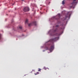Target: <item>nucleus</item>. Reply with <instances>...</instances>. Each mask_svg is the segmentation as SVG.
Listing matches in <instances>:
<instances>
[{
    "instance_id": "f257e3e1",
    "label": "nucleus",
    "mask_w": 78,
    "mask_h": 78,
    "mask_svg": "<svg viewBox=\"0 0 78 78\" xmlns=\"http://www.w3.org/2000/svg\"><path fill=\"white\" fill-rule=\"evenodd\" d=\"M73 1L71 5H72V6L71 7V8H72V7L74 8V7H75V6L76 5L77 3V2H76V0H73Z\"/></svg>"
},
{
    "instance_id": "f03ea898",
    "label": "nucleus",
    "mask_w": 78,
    "mask_h": 78,
    "mask_svg": "<svg viewBox=\"0 0 78 78\" xmlns=\"http://www.w3.org/2000/svg\"><path fill=\"white\" fill-rule=\"evenodd\" d=\"M60 17H61L60 14H58L56 16L53 17V18L54 19H56V20L58 21L59 20Z\"/></svg>"
},
{
    "instance_id": "7ed1b4c3",
    "label": "nucleus",
    "mask_w": 78,
    "mask_h": 78,
    "mask_svg": "<svg viewBox=\"0 0 78 78\" xmlns=\"http://www.w3.org/2000/svg\"><path fill=\"white\" fill-rule=\"evenodd\" d=\"M59 39V37H56L54 38H53L50 40L48 42H55L57 40Z\"/></svg>"
},
{
    "instance_id": "20e7f679",
    "label": "nucleus",
    "mask_w": 78,
    "mask_h": 78,
    "mask_svg": "<svg viewBox=\"0 0 78 78\" xmlns=\"http://www.w3.org/2000/svg\"><path fill=\"white\" fill-rule=\"evenodd\" d=\"M72 14V12H69L67 13V16L66 17V18L64 19V20H66V18H70V17L71 16Z\"/></svg>"
},
{
    "instance_id": "39448f33",
    "label": "nucleus",
    "mask_w": 78,
    "mask_h": 78,
    "mask_svg": "<svg viewBox=\"0 0 78 78\" xmlns=\"http://www.w3.org/2000/svg\"><path fill=\"white\" fill-rule=\"evenodd\" d=\"M51 45V48H49V50L50 51H52L54 50V44L52 43Z\"/></svg>"
},
{
    "instance_id": "423d86ee",
    "label": "nucleus",
    "mask_w": 78,
    "mask_h": 78,
    "mask_svg": "<svg viewBox=\"0 0 78 78\" xmlns=\"http://www.w3.org/2000/svg\"><path fill=\"white\" fill-rule=\"evenodd\" d=\"M29 10L30 9H29V8L28 7H25L23 9V11L25 12H27V11H29Z\"/></svg>"
},
{
    "instance_id": "0eeeda50",
    "label": "nucleus",
    "mask_w": 78,
    "mask_h": 78,
    "mask_svg": "<svg viewBox=\"0 0 78 78\" xmlns=\"http://www.w3.org/2000/svg\"><path fill=\"white\" fill-rule=\"evenodd\" d=\"M59 27V25H57L55 26V27H54L53 28H55V29L54 30V32H56L57 30H58V28Z\"/></svg>"
},
{
    "instance_id": "6e6552de",
    "label": "nucleus",
    "mask_w": 78,
    "mask_h": 78,
    "mask_svg": "<svg viewBox=\"0 0 78 78\" xmlns=\"http://www.w3.org/2000/svg\"><path fill=\"white\" fill-rule=\"evenodd\" d=\"M61 34H55V36H60Z\"/></svg>"
},
{
    "instance_id": "1a4fd4ad",
    "label": "nucleus",
    "mask_w": 78,
    "mask_h": 78,
    "mask_svg": "<svg viewBox=\"0 0 78 78\" xmlns=\"http://www.w3.org/2000/svg\"><path fill=\"white\" fill-rule=\"evenodd\" d=\"M33 24H34V25H36V21L33 22Z\"/></svg>"
},
{
    "instance_id": "9d476101",
    "label": "nucleus",
    "mask_w": 78,
    "mask_h": 78,
    "mask_svg": "<svg viewBox=\"0 0 78 78\" xmlns=\"http://www.w3.org/2000/svg\"><path fill=\"white\" fill-rule=\"evenodd\" d=\"M32 25V23H30L28 25V26L29 27H31Z\"/></svg>"
},
{
    "instance_id": "9b49d317",
    "label": "nucleus",
    "mask_w": 78,
    "mask_h": 78,
    "mask_svg": "<svg viewBox=\"0 0 78 78\" xmlns=\"http://www.w3.org/2000/svg\"><path fill=\"white\" fill-rule=\"evenodd\" d=\"M64 0H63L62 2V5H64Z\"/></svg>"
},
{
    "instance_id": "f8f14e48",
    "label": "nucleus",
    "mask_w": 78,
    "mask_h": 78,
    "mask_svg": "<svg viewBox=\"0 0 78 78\" xmlns=\"http://www.w3.org/2000/svg\"><path fill=\"white\" fill-rule=\"evenodd\" d=\"M25 23H28V20L27 19L25 21Z\"/></svg>"
},
{
    "instance_id": "ddd939ff",
    "label": "nucleus",
    "mask_w": 78,
    "mask_h": 78,
    "mask_svg": "<svg viewBox=\"0 0 78 78\" xmlns=\"http://www.w3.org/2000/svg\"><path fill=\"white\" fill-rule=\"evenodd\" d=\"M39 73V72H37V73H35V75H37Z\"/></svg>"
},
{
    "instance_id": "4468645a",
    "label": "nucleus",
    "mask_w": 78,
    "mask_h": 78,
    "mask_svg": "<svg viewBox=\"0 0 78 78\" xmlns=\"http://www.w3.org/2000/svg\"><path fill=\"white\" fill-rule=\"evenodd\" d=\"M19 28L20 29H21V28H22V26H19Z\"/></svg>"
},
{
    "instance_id": "2eb2a0df",
    "label": "nucleus",
    "mask_w": 78,
    "mask_h": 78,
    "mask_svg": "<svg viewBox=\"0 0 78 78\" xmlns=\"http://www.w3.org/2000/svg\"><path fill=\"white\" fill-rule=\"evenodd\" d=\"M41 70V69H38V72H40Z\"/></svg>"
},
{
    "instance_id": "dca6fc26",
    "label": "nucleus",
    "mask_w": 78,
    "mask_h": 78,
    "mask_svg": "<svg viewBox=\"0 0 78 78\" xmlns=\"http://www.w3.org/2000/svg\"><path fill=\"white\" fill-rule=\"evenodd\" d=\"M2 39V36L1 35V34H0V39Z\"/></svg>"
},
{
    "instance_id": "f3484780",
    "label": "nucleus",
    "mask_w": 78,
    "mask_h": 78,
    "mask_svg": "<svg viewBox=\"0 0 78 78\" xmlns=\"http://www.w3.org/2000/svg\"><path fill=\"white\" fill-rule=\"evenodd\" d=\"M44 69H46V68L45 67H44Z\"/></svg>"
},
{
    "instance_id": "a211bd4d",
    "label": "nucleus",
    "mask_w": 78,
    "mask_h": 78,
    "mask_svg": "<svg viewBox=\"0 0 78 78\" xmlns=\"http://www.w3.org/2000/svg\"><path fill=\"white\" fill-rule=\"evenodd\" d=\"M43 52L45 51V50H43Z\"/></svg>"
},
{
    "instance_id": "6ab92c4d",
    "label": "nucleus",
    "mask_w": 78,
    "mask_h": 78,
    "mask_svg": "<svg viewBox=\"0 0 78 78\" xmlns=\"http://www.w3.org/2000/svg\"><path fill=\"white\" fill-rule=\"evenodd\" d=\"M22 0V1H23L24 0Z\"/></svg>"
},
{
    "instance_id": "aec40b11",
    "label": "nucleus",
    "mask_w": 78,
    "mask_h": 78,
    "mask_svg": "<svg viewBox=\"0 0 78 78\" xmlns=\"http://www.w3.org/2000/svg\"><path fill=\"white\" fill-rule=\"evenodd\" d=\"M7 15H8V14H7Z\"/></svg>"
}]
</instances>
